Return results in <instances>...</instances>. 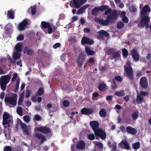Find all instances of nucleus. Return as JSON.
Instances as JSON below:
<instances>
[{"mask_svg": "<svg viewBox=\"0 0 151 151\" xmlns=\"http://www.w3.org/2000/svg\"><path fill=\"white\" fill-rule=\"evenodd\" d=\"M151 11L150 7L147 5H145L143 7L140 12V18L141 20L138 24V25L139 27H144L146 26V28H147L149 27L148 22H150V18L148 12Z\"/></svg>", "mask_w": 151, "mask_h": 151, "instance_id": "obj_1", "label": "nucleus"}, {"mask_svg": "<svg viewBox=\"0 0 151 151\" xmlns=\"http://www.w3.org/2000/svg\"><path fill=\"white\" fill-rule=\"evenodd\" d=\"M127 64L128 67L124 66V70L126 73V76L132 81H133L134 79L133 71L132 67H130L131 63L130 61H128Z\"/></svg>", "mask_w": 151, "mask_h": 151, "instance_id": "obj_2", "label": "nucleus"}, {"mask_svg": "<svg viewBox=\"0 0 151 151\" xmlns=\"http://www.w3.org/2000/svg\"><path fill=\"white\" fill-rule=\"evenodd\" d=\"M104 15H111V17H112L111 19L108 20L109 21V24L114 22L117 19L118 17L117 12L115 10L112 11L111 8L107 9L104 12Z\"/></svg>", "mask_w": 151, "mask_h": 151, "instance_id": "obj_3", "label": "nucleus"}, {"mask_svg": "<svg viewBox=\"0 0 151 151\" xmlns=\"http://www.w3.org/2000/svg\"><path fill=\"white\" fill-rule=\"evenodd\" d=\"M10 77L9 75L2 76L0 78V85L1 90L5 91L6 89L7 84L9 82Z\"/></svg>", "mask_w": 151, "mask_h": 151, "instance_id": "obj_4", "label": "nucleus"}, {"mask_svg": "<svg viewBox=\"0 0 151 151\" xmlns=\"http://www.w3.org/2000/svg\"><path fill=\"white\" fill-rule=\"evenodd\" d=\"M87 0H71L69 2L70 6L73 8H80Z\"/></svg>", "mask_w": 151, "mask_h": 151, "instance_id": "obj_5", "label": "nucleus"}, {"mask_svg": "<svg viewBox=\"0 0 151 151\" xmlns=\"http://www.w3.org/2000/svg\"><path fill=\"white\" fill-rule=\"evenodd\" d=\"M9 123H13V120L12 118H11L10 115L6 112L4 113L3 115V125H5Z\"/></svg>", "mask_w": 151, "mask_h": 151, "instance_id": "obj_6", "label": "nucleus"}, {"mask_svg": "<svg viewBox=\"0 0 151 151\" xmlns=\"http://www.w3.org/2000/svg\"><path fill=\"white\" fill-rule=\"evenodd\" d=\"M111 15L107 16L106 18V20H104L103 19H100L99 18L95 17L94 21L95 22L99 23L100 24L103 26H107L109 25V19H111L112 18L111 17Z\"/></svg>", "mask_w": 151, "mask_h": 151, "instance_id": "obj_7", "label": "nucleus"}, {"mask_svg": "<svg viewBox=\"0 0 151 151\" xmlns=\"http://www.w3.org/2000/svg\"><path fill=\"white\" fill-rule=\"evenodd\" d=\"M17 95L14 94L12 97H5L4 101L5 103H9L15 106L17 104Z\"/></svg>", "mask_w": 151, "mask_h": 151, "instance_id": "obj_8", "label": "nucleus"}, {"mask_svg": "<svg viewBox=\"0 0 151 151\" xmlns=\"http://www.w3.org/2000/svg\"><path fill=\"white\" fill-rule=\"evenodd\" d=\"M96 136L100 137L101 139H104L106 137V133L105 130L99 129L94 132Z\"/></svg>", "mask_w": 151, "mask_h": 151, "instance_id": "obj_9", "label": "nucleus"}, {"mask_svg": "<svg viewBox=\"0 0 151 151\" xmlns=\"http://www.w3.org/2000/svg\"><path fill=\"white\" fill-rule=\"evenodd\" d=\"M85 57L82 54H79L78 58L76 59L77 64L79 67H81L85 60Z\"/></svg>", "mask_w": 151, "mask_h": 151, "instance_id": "obj_10", "label": "nucleus"}, {"mask_svg": "<svg viewBox=\"0 0 151 151\" xmlns=\"http://www.w3.org/2000/svg\"><path fill=\"white\" fill-rule=\"evenodd\" d=\"M131 55L135 61L137 62L139 61L140 58L139 55L136 49H132L131 51Z\"/></svg>", "mask_w": 151, "mask_h": 151, "instance_id": "obj_11", "label": "nucleus"}, {"mask_svg": "<svg viewBox=\"0 0 151 151\" xmlns=\"http://www.w3.org/2000/svg\"><path fill=\"white\" fill-rule=\"evenodd\" d=\"M28 24V22L26 19H24L18 25V29L19 31H22L24 30Z\"/></svg>", "mask_w": 151, "mask_h": 151, "instance_id": "obj_12", "label": "nucleus"}, {"mask_svg": "<svg viewBox=\"0 0 151 151\" xmlns=\"http://www.w3.org/2000/svg\"><path fill=\"white\" fill-rule=\"evenodd\" d=\"M139 83L142 88L146 89L147 88L148 83L147 79L146 77H142L140 79Z\"/></svg>", "mask_w": 151, "mask_h": 151, "instance_id": "obj_13", "label": "nucleus"}, {"mask_svg": "<svg viewBox=\"0 0 151 151\" xmlns=\"http://www.w3.org/2000/svg\"><path fill=\"white\" fill-rule=\"evenodd\" d=\"M23 53L24 54H26L27 55L31 56L34 52V50L29 47L26 46H25L23 50Z\"/></svg>", "mask_w": 151, "mask_h": 151, "instance_id": "obj_14", "label": "nucleus"}, {"mask_svg": "<svg viewBox=\"0 0 151 151\" xmlns=\"http://www.w3.org/2000/svg\"><path fill=\"white\" fill-rule=\"evenodd\" d=\"M36 130L38 131L45 134L50 133L51 132L50 128L46 127H40L37 128Z\"/></svg>", "mask_w": 151, "mask_h": 151, "instance_id": "obj_15", "label": "nucleus"}, {"mask_svg": "<svg viewBox=\"0 0 151 151\" xmlns=\"http://www.w3.org/2000/svg\"><path fill=\"white\" fill-rule=\"evenodd\" d=\"M94 42L92 40L87 37H84L81 39V43L82 44H86L90 45L93 44Z\"/></svg>", "mask_w": 151, "mask_h": 151, "instance_id": "obj_16", "label": "nucleus"}, {"mask_svg": "<svg viewBox=\"0 0 151 151\" xmlns=\"http://www.w3.org/2000/svg\"><path fill=\"white\" fill-rule=\"evenodd\" d=\"M93 110L92 109H88L86 108H84L81 109V113L85 115H89L93 112Z\"/></svg>", "mask_w": 151, "mask_h": 151, "instance_id": "obj_17", "label": "nucleus"}, {"mask_svg": "<svg viewBox=\"0 0 151 151\" xmlns=\"http://www.w3.org/2000/svg\"><path fill=\"white\" fill-rule=\"evenodd\" d=\"M90 124L94 132L98 129V128L99 125L98 122L95 121L90 122Z\"/></svg>", "mask_w": 151, "mask_h": 151, "instance_id": "obj_18", "label": "nucleus"}, {"mask_svg": "<svg viewBox=\"0 0 151 151\" xmlns=\"http://www.w3.org/2000/svg\"><path fill=\"white\" fill-rule=\"evenodd\" d=\"M126 131L127 133L132 135H135L137 132V130L135 128L130 126L126 127Z\"/></svg>", "mask_w": 151, "mask_h": 151, "instance_id": "obj_19", "label": "nucleus"}, {"mask_svg": "<svg viewBox=\"0 0 151 151\" xmlns=\"http://www.w3.org/2000/svg\"><path fill=\"white\" fill-rule=\"evenodd\" d=\"M85 143L83 140H80L78 143L76 148L78 150H84L85 149Z\"/></svg>", "mask_w": 151, "mask_h": 151, "instance_id": "obj_20", "label": "nucleus"}, {"mask_svg": "<svg viewBox=\"0 0 151 151\" xmlns=\"http://www.w3.org/2000/svg\"><path fill=\"white\" fill-rule=\"evenodd\" d=\"M35 135L37 138H38L39 139H41V144H42L44 142L46 141L47 140V139L45 137L43 136L40 134L36 133Z\"/></svg>", "mask_w": 151, "mask_h": 151, "instance_id": "obj_21", "label": "nucleus"}, {"mask_svg": "<svg viewBox=\"0 0 151 151\" xmlns=\"http://www.w3.org/2000/svg\"><path fill=\"white\" fill-rule=\"evenodd\" d=\"M90 5L87 4L82 7L78 9L76 13L77 14L79 15L83 13V11L85 10Z\"/></svg>", "mask_w": 151, "mask_h": 151, "instance_id": "obj_22", "label": "nucleus"}, {"mask_svg": "<svg viewBox=\"0 0 151 151\" xmlns=\"http://www.w3.org/2000/svg\"><path fill=\"white\" fill-rule=\"evenodd\" d=\"M100 11L99 7H95L92 10L91 14L92 15L96 16L98 14V12Z\"/></svg>", "mask_w": 151, "mask_h": 151, "instance_id": "obj_23", "label": "nucleus"}, {"mask_svg": "<svg viewBox=\"0 0 151 151\" xmlns=\"http://www.w3.org/2000/svg\"><path fill=\"white\" fill-rule=\"evenodd\" d=\"M7 15L9 19H13L14 18V12L12 9L8 11Z\"/></svg>", "mask_w": 151, "mask_h": 151, "instance_id": "obj_24", "label": "nucleus"}, {"mask_svg": "<svg viewBox=\"0 0 151 151\" xmlns=\"http://www.w3.org/2000/svg\"><path fill=\"white\" fill-rule=\"evenodd\" d=\"M85 49L86 52L88 55H92L95 53L94 51L91 50L88 46L86 47Z\"/></svg>", "mask_w": 151, "mask_h": 151, "instance_id": "obj_25", "label": "nucleus"}, {"mask_svg": "<svg viewBox=\"0 0 151 151\" xmlns=\"http://www.w3.org/2000/svg\"><path fill=\"white\" fill-rule=\"evenodd\" d=\"M41 27L43 29L47 28L51 25L50 23L45 21H42L41 23Z\"/></svg>", "mask_w": 151, "mask_h": 151, "instance_id": "obj_26", "label": "nucleus"}, {"mask_svg": "<svg viewBox=\"0 0 151 151\" xmlns=\"http://www.w3.org/2000/svg\"><path fill=\"white\" fill-rule=\"evenodd\" d=\"M106 85L104 83H100L98 86L99 90L101 91H104L106 89Z\"/></svg>", "mask_w": 151, "mask_h": 151, "instance_id": "obj_27", "label": "nucleus"}, {"mask_svg": "<svg viewBox=\"0 0 151 151\" xmlns=\"http://www.w3.org/2000/svg\"><path fill=\"white\" fill-rule=\"evenodd\" d=\"M99 114L101 117H106L107 115L106 109L104 108L101 109L99 111Z\"/></svg>", "mask_w": 151, "mask_h": 151, "instance_id": "obj_28", "label": "nucleus"}, {"mask_svg": "<svg viewBox=\"0 0 151 151\" xmlns=\"http://www.w3.org/2000/svg\"><path fill=\"white\" fill-rule=\"evenodd\" d=\"M116 49L114 48H111L106 50V53L108 55H112L114 53Z\"/></svg>", "mask_w": 151, "mask_h": 151, "instance_id": "obj_29", "label": "nucleus"}, {"mask_svg": "<svg viewBox=\"0 0 151 151\" xmlns=\"http://www.w3.org/2000/svg\"><path fill=\"white\" fill-rule=\"evenodd\" d=\"M22 44L21 43H17L15 46V48L17 52H20L22 51Z\"/></svg>", "mask_w": 151, "mask_h": 151, "instance_id": "obj_30", "label": "nucleus"}, {"mask_svg": "<svg viewBox=\"0 0 151 151\" xmlns=\"http://www.w3.org/2000/svg\"><path fill=\"white\" fill-rule=\"evenodd\" d=\"M44 89L43 88H40L36 93V96H42L44 93Z\"/></svg>", "mask_w": 151, "mask_h": 151, "instance_id": "obj_31", "label": "nucleus"}, {"mask_svg": "<svg viewBox=\"0 0 151 151\" xmlns=\"http://www.w3.org/2000/svg\"><path fill=\"white\" fill-rule=\"evenodd\" d=\"M132 147L134 150H136L139 148L140 144L139 142H136L132 145Z\"/></svg>", "mask_w": 151, "mask_h": 151, "instance_id": "obj_32", "label": "nucleus"}, {"mask_svg": "<svg viewBox=\"0 0 151 151\" xmlns=\"http://www.w3.org/2000/svg\"><path fill=\"white\" fill-rule=\"evenodd\" d=\"M121 143L123 145H124L125 149L127 150H130V147L129 144H128L127 141L124 140L123 141H122L121 142Z\"/></svg>", "mask_w": 151, "mask_h": 151, "instance_id": "obj_33", "label": "nucleus"}, {"mask_svg": "<svg viewBox=\"0 0 151 151\" xmlns=\"http://www.w3.org/2000/svg\"><path fill=\"white\" fill-rule=\"evenodd\" d=\"M112 84L111 86V89L113 90L116 89L117 88L118 86L116 85V84L115 81V80L114 79H112Z\"/></svg>", "mask_w": 151, "mask_h": 151, "instance_id": "obj_34", "label": "nucleus"}, {"mask_svg": "<svg viewBox=\"0 0 151 151\" xmlns=\"http://www.w3.org/2000/svg\"><path fill=\"white\" fill-rule=\"evenodd\" d=\"M99 34L102 35L103 36H104L105 37H108L109 36V33L104 30H100L99 32Z\"/></svg>", "mask_w": 151, "mask_h": 151, "instance_id": "obj_35", "label": "nucleus"}, {"mask_svg": "<svg viewBox=\"0 0 151 151\" xmlns=\"http://www.w3.org/2000/svg\"><path fill=\"white\" fill-rule=\"evenodd\" d=\"M143 98L141 95L137 96L136 99V102L137 104H140L143 101Z\"/></svg>", "mask_w": 151, "mask_h": 151, "instance_id": "obj_36", "label": "nucleus"}, {"mask_svg": "<svg viewBox=\"0 0 151 151\" xmlns=\"http://www.w3.org/2000/svg\"><path fill=\"white\" fill-rule=\"evenodd\" d=\"M109 147L111 148V151H116L117 145L115 142H114L109 146Z\"/></svg>", "mask_w": 151, "mask_h": 151, "instance_id": "obj_37", "label": "nucleus"}, {"mask_svg": "<svg viewBox=\"0 0 151 151\" xmlns=\"http://www.w3.org/2000/svg\"><path fill=\"white\" fill-rule=\"evenodd\" d=\"M18 52H14L13 53V58L14 59H18L21 56V54Z\"/></svg>", "mask_w": 151, "mask_h": 151, "instance_id": "obj_38", "label": "nucleus"}, {"mask_svg": "<svg viewBox=\"0 0 151 151\" xmlns=\"http://www.w3.org/2000/svg\"><path fill=\"white\" fill-rule=\"evenodd\" d=\"M124 22L122 21H119L117 23L116 28L119 29H121L124 26Z\"/></svg>", "mask_w": 151, "mask_h": 151, "instance_id": "obj_39", "label": "nucleus"}, {"mask_svg": "<svg viewBox=\"0 0 151 151\" xmlns=\"http://www.w3.org/2000/svg\"><path fill=\"white\" fill-rule=\"evenodd\" d=\"M9 130H8L7 131L6 129H4V136L6 137H8V139L10 138V135L11 133V131H9Z\"/></svg>", "mask_w": 151, "mask_h": 151, "instance_id": "obj_40", "label": "nucleus"}, {"mask_svg": "<svg viewBox=\"0 0 151 151\" xmlns=\"http://www.w3.org/2000/svg\"><path fill=\"white\" fill-rule=\"evenodd\" d=\"M115 94L118 96H123L125 95L124 92V91L121 90L120 91H117Z\"/></svg>", "mask_w": 151, "mask_h": 151, "instance_id": "obj_41", "label": "nucleus"}, {"mask_svg": "<svg viewBox=\"0 0 151 151\" xmlns=\"http://www.w3.org/2000/svg\"><path fill=\"white\" fill-rule=\"evenodd\" d=\"M120 56V55L118 52L115 51L114 53L112 55V57L114 59H119Z\"/></svg>", "mask_w": 151, "mask_h": 151, "instance_id": "obj_42", "label": "nucleus"}, {"mask_svg": "<svg viewBox=\"0 0 151 151\" xmlns=\"http://www.w3.org/2000/svg\"><path fill=\"white\" fill-rule=\"evenodd\" d=\"M109 6L106 5H102L99 7V9L100 11L104 12L107 9H108Z\"/></svg>", "mask_w": 151, "mask_h": 151, "instance_id": "obj_43", "label": "nucleus"}, {"mask_svg": "<svg viewBox=\"0 0 151 151\" xmlns=\"http://www.w3.org/2000/svg\"><path fill=\"white\" fill-rule=\"evenodd\" d=\"M16 111L17 114L19 116H22V115L23 110L21 107L19 106L17 108Z\"/></svg>", "mask_w": 151, "mask_h": 151, "instance_id": "obj_44", "label": "nucleus"}, {"mask_svg": "<svg viewBox=\"0 0 151 151\" xmlns=\"http://www.w3.org/2000/svg\"><path fill=\"white\" fill-rule=\"evenodd\" d=\"M122 52L123 57L126 58L127 57L128 55V52L126 49H123L122 50Z\"/></svg>", "mask_w": 151, "mask_h": 151, "instance_id": "obj_45", "label": "nucleus"}, {"mask_svg": "<svg viewBox=\"0 0 151 151\" xmlns=\"http://www.w3.org/2000/svg\"><path fill=\"white\" fill-rule=\"evenodd\" d=\"M13 123H9L5 125H3L4 129H7L8 130H9V131H11L12 127L11 126V125Z\"/></svg>", "mask_w": 151, "mask_h": 151, "instance_id": "obj_46", "label": "nucleus"}, {"mask_svg": "<svg viewBox=\"0 0 151 151\" xmlns=\"http://www.w3.org/2000/svg\"><path fill=\"white\" fill-rule=\"evenodd\" d=\"M138 113L137 112H135L132 115V119L133 120H136L138 117Z\"/></svg>", "mask_w": 151, "mask_h": 151, "instance_id": "obj_47", "label": "nucleus"}, {"mask_svg": "<svg viewBox=\"0 0 151 151\" xmlns=\"http://www.w3.org/2000/svg\"><path fill=\"white\" fill-rule=\"evenodd\" d=\"M70 103L69 101L67 100H64L63 101V106L65 107H68L70 105Z\"/></svg>", "mask_w": 151, "mask_h": 151, "instance_id": "obj_48", "label": "nucleus"}, {"mask_svg": "<svg viewBox=\"0 0 151 151\" xmlns=\"http://www.w3.org/2000/svg\"><path fill=\"white\" fill-rule=\"evenodd\" d=\"M20 80L19 79H18L16 81V84L15 86L16 89L14 90V91L15 92H16L19 88Z\"/></svg>", "mask_w": 151, "mask_h": 151, "instance_id": "obj_49", "label": "nucleus"}, {"mask_svg": "<svg viewBox=\"0 0 151 151\" xmlns=\"http://www.w3.org/2000/svg\"><path fill=\"white\" fill-rule=\"evenodd\" d=\"M24 120L26 123H28L30 121L29 117L28 116L25 115L23 117Z\"/></svg>", "mask_w": 151, "mask_h": 151, "instance_id": "obj_50", "label": "nucleus"}, {"mask_svg": "<svg viewBox=\"0 0 151 151\" xmlns=\"http://www.w3.org/2000/svg\"><path fill=\"white\" fill-rule=\"evenodd\" d=\"M115 80L118 81L119 82H121L123 81L122 78L120 76H117L115 77Z\"/></svg>", "mask_w": 151, "mask_h": 151, "instance_id": "obj_51", "label": "nucleus"}, {"mask_svg": "<svg viewBox=\"0 0 151 151\" xmlns=\"http://www.w3.org/2000/svg\"><path fill=\"white\" fill-rule=\"evenodd\" d=\"M88 138L90 140H93L95 138L94 135L93 134H89L88 136Z\"/></svg>", "mask_w": 151, "mask_h": 151, "instance_id": "obj_52", "label": "nucleus"}, {"mask_svg": "<svg viewBox=\"0 0 151 151\" xmlns=\"http://www.w3.org/2000/svg\"><path fill=\"white\" fill-rule=\"evenodd\" d=\"M41 119V117L39 115H36L34 116V118L33 119V120L35 121V120L36 121H39Z\"/></svg>", "mask_w": 151, "mask_h": 151, "instance_id": "obj_53", "label": "nucleus"}, {"mask_svg": "<svg viewBox=\"0 0 151 151\" xmlns=\"http://www.w3.org/2000/svg\"><path fill=\"white\" fill-rule=\"evenodd\" d=\"M31 93V91L29 90H27L26 93L25 97L26 98H29Z\"/></svg>", "mask_w": 151, "mask_h": 151, "instance_id": "obj_54", "label": "nucleus"}, {"mask_svg": "<svg viewBox=\"0 0 151 151\" xmlns=\"http://www.w3.org/2000/svg\"><path fill=\"white\" fill-rule=\"evenodd\" d=\"M17 77V74L16 73H14L13 74V77L12 78L11 81L12 82L14 81Z\"/></svg>", "mask_w": 151, "mask_h": 151, "instance_id": "obj_55", "label": "nucleus"}, {"mask_svg": "<svg viewBox=\"0 0 151 151\" xmlns=\"http://www.w3.org/2000/svg\"><path fill=\"white\" fill-rule=\"evenodd\" d=\"M4 151H12L11 147L9 146H5Z\"/></svg>", "mask_w": 151, "mask_h": 151, "instance_id": "obj_56", "label": "nucleus"}, {"mask_svg": "<svg viewBox=\"0 0 151 151\" xmlns=\"http://www.w3.org/2000/svg\"><path fill=\"white\" fill-rule=\"evenodd\" d=\"M17 39L18 41H22L24 39V35H19L17 38Z\"/></svg>", "mask_w": 151, "mask_h": 151, "instance_id": "obj_57", "label": "nucleus"}, {"mask_svg": "<svg viewBox=\"0 0 151 151\" xmlns=\"http://www.w3.org/2000/svg\"><path fill=\"white\" fill-rule=\"evenodd\" d=\"M122 19L123 22L127 23L129 22V19L127 17H124L122 18Z\"/></svg>", "mask_w": 151, "mask_h": 151, "instance_id": "obj_58", "label": "nucleus"}, {"mask_svg": "<svg viewBox=\"0 0 151 151\" xmlns=\"http://www.w3.org/2000/svg\"><path fill=\"white\" fill-rule=\"evenodd\" d=\"M120 129L121 131L123 133H125L126 131V128H125L124 126L121 125L120 127Z\"/></svg>", "mask_w": 151, "mask_h": 151, "instance_id": "obj_59", "label": "nucleus"}, {"mask_svg": "<svg viewBox=\"0 0 151 151\" xmlns=\"http://www.w3.org/2000/svg\"><path fill=\"white\" fill-rule=\"evenodd\" d=\"M20 125L21 127L22 130L27 127V126L25 124L22 122H20Z\"/></svg>", "mask_w": 151, "mask_h": 151, "instance_id": "obj_60", "label": "nucleus"}, {"mask_svg": "<svg viewBox=\"0 0 151 151\" xmlns=\"http://www.w3.org/2000/svg\"><path fill=\"white\" fill-rule=\"evenodd\" d=\"M22 130L23 132L26 134L28 135L29 134V132L28 127H27L26 128H25Z\"/></svg>", "mask_w": 151, "mask_h": 151, "instance_id": "obj_61", "label": "nucleus"}, {"mask_svg": "<svg viewBox=\"0 0 151 151\" xmlns=\"http://www.w3.org/2000/svg\"><path fill=\"white\" fill-rule=\"evenodd\" d=\"M95 145L98 147L100 149H102L103 147V145L100 142H97L95 144Z\"/></svg>", "mask_w": 151, "mask_h": 151, "instance_id": "obj_62", "label": "nucleus"}, {"mask_svg": "<svg viewBox=\"0 0 151 151\" xmlns=\"http://www.w3.org/2000/svg\"><path fill=\"white\" fill-rule=\"evenodd\" d=\"M31 8H32L31 13L33 15H34L37 11L35 7H32V6H31Z\"/></svg>", "mask_w": 151, "mask_h": 151, "instance_id": "obj_63", "label": "nucleus"}, {"mask_svg": "<svg viewBox=\"0 0 151 151\" xmlns=\"http://www.w3.org/2000/svg\"><path fill=\"white\" fill-rule=\"evenodd\" d=\"M61 45V44L60 43L58 42L55 43L53 46V47L55 49H56L57 48L60 47Z\"/></svg>", "mask_w": 151, "mask_h": 151, "instance_id": "obj_64", "label": "nucleus"}]
</instances>
